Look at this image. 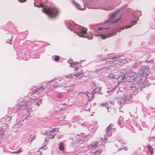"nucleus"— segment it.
<instances>
[{
    "instance_id": "1",
    "label": "nucleus",
    "mask_w": 155,
    "mask_h": 155,
    "mask_svg": "<svg viewBox=\"0 0 155 155\" xmlns=\"http://www.w3.org/2000/svg\"><path fill=\"white\" fill-rule=\"evenodd\" d=\"M35 6L38 7H43L42 11L46 14H48L51 18L55 17L58 13V11L56 8H47L45 7L44 4L42 3L40 4L38 6L37 5H35Z\"/></svg>"
},
{
    "instance_id": "2",
    "label": "nucleus",
    "mask_w": 155,
    "mask_h": 155,
    "mask_svg": "<svg viewBox=\"0 0 155 155\" xmlns=\"http://www.w3.org/2000/svg\"><path fill=\"white\" fill-rule=\"evenodd\" d=\"M69 28L71 31H74V28H77V30L78 28L79 29V31L77 33V34L80 37H83L84 34H85L87 32V29L86 28H83L79 25H77L76 26L74 27V28H73L71 26H69Z\"/></svg>"
},
{
    "instance_id": "3",
    "label": "nucleus",
    "mask_w": 155,
    "mask_h": 155,
    "mask_svg": "<svg viewBox=\"0 0 155 155\" xmlns=\"http://www.w3.org/2000/svg\"><path fill=\"white\" fill-rule=\"evenodd\" d=\"M113 124H110L107 127L106 130V134L107 136L109 137L112 135V132L114 131V129L112 128Z\"/></svg>"
},
{
    "instance_id": "4",
    "label": "nucleus",
    "mask_w": 155,
    "mask_h": 155,
    "mask_svg": "<svg viewBox=\"0 0 155 155\" xmlns=\"http://www.w3.org/2000/svg\"><path fill=\"white\" fill-rule=\"evenodd\" d=\"M72 60H68V63L70 64V66L74 68L75 69H77L78 66L80 67V64L79 63H77L76 62H72Z\"/></svg>"
},
{
    "instance_id": "5",
    "label": "nucleus",
    "mask_w": 155,
    "mask_h": 155,
    "mask_svg": "<svg viewBox=\"0 0 155 155\" xmlns=\"http://www.w3.org/2000/svg\"><path fill=\"white\" fill-rule=\"evenodd\" d=\"M132 97V94L130 93L127 94H124V96L123 97V100L124 101H128L130 98Z\"/></svg>"
},
{
    "instance_id": "6",
    "label": "nucleus",
    "mask_w": 155,
    "mask_h": 155,
    "mask_svg": "<svg viewBox=\"0 0 155 155\" xmlns=\"http://www.w3.org/2000/svg\"><path fill=\"white\" fill-rule=\"evenodd\" d=\"M109 104H110V106L109 105V103H107L106 102L105 103H102L100 104V106L101 107H106L107 109V111L108 112H109V108H110V107H111V104L110 102L109 103Z\"/></svg>"
},
{
    "instance_id": "7",
    "label": "nucleus",
    "mask_w": 155,
    "mask_h": 155,
    "mask_svg": "<svg viewBox=\"0 0 155 155\" xmlns=\"http://www.w3.org/2000/svg\"><path fill=\"white\" fill-rule=\"evenodd\" d=\"M48 137V139H53L54 137V136L55 135V132L53 130L49 131L47 133Z\"/></svg>"
},
{
    "instance_id": "8",
    "label": "nucleus",
    "mask_w": 155,
    "mask_h": 155,
    "mask_svg": "<svg viewBox=\"0 0 155 155\" xmlns=\"http://www.w3.org/2000/svg\"><path fill=\"white\" fill-rule=\"evenodd\" d=\"M94 92H93L91 94L87 93L86 95L88 98V101H90L94 98Z\"/></svg>"
},
{
    "instance_id": "9",
    "label": "nucleus",
    "mask_w": 155,
    "mask_h": 155,
    "mask_svg": "<svg viewBox=\"0 0 155 155\" xmlns=\"http://www.w3.org/2000/svg\"><path fill=\"white\" fill-rule=\"evenodd\" d=\"M57 81H55L57 83V84L58 85H60L61 84L64 83L65 82V79L64 78H60L59 79L58 78V80H57Z\"/></svg>"
},
{
    "instance_id": "10",
    "label": "nucleus",
    "mask_w": 155,
    "mask_h": 155,
    "mask_svg": "<svg viewBox=\"0 0 155 155\" xmlns=\"http://www.w3.org/2000/svg\"><path fill=\"white\" fill-rule=\"evenodd\" d=\"M116 34V32H114L112 33L107 35H102L101 36V38L103 39H104L107 38H109L110 37L112 36L113 35H115Z\"/></svg>"
},
{
    "instance_id": "11",
    "label": "nucleus",
    "mask_w": 155,
    "mask_h": 155,
    "mask_svg": "<svg viewBox=\"0 0 155 155\" xmlns=\"http://www.w3.org/2000/svg\"><path fill=\"white\" fill-rule=\"evenodd\" d=\"M120 77L121 78V79L119 81H118V84H119L124 81L125 80L126 77L124 75H123L122 76H119L117 78V79H118L119 78H120Z\"/></svg>"
},
{
    "instance_id": "12",
    "label": "nucleus",
    "mask_w": 155,
    "mask_h": 155,
    "mask_svg": "<svg viewBox=\"0 0 155 155\" xmlns=\"http://www.w3.org/2000/svg\"><path fill=\"white\" fill-rule=\"evenodd\" d=\"M73 3L75 6L76 7V8L78 10H84V8H81L80 5L78 4H77L76 3L74 2H73Z\"/></svg>"
},
{
    "instance_id": "13",
    "label": "nucleus",
    "mask_w": 155,
    "mask_h": 155,
    "mask_svg": "<svg viewBox=\"0 0 155 155\" xmlns=\"http://www.w3.org/2000/svg\"><path fill=\"white\" fill-rule=\"evenodd\" d=\"M136 21H133L131 22V24H132V25H128L126 26L125 28H120L119 29H122L123 30L124 28L126 29H127L128 28H130L131 26L134 25L136 24Z\"/></svg>"
},
{
    "instance_id": "14",
    "label": "nucleus",
    "mask_w": 155,
    "mask_h": 155,
    "mask_svg": "<svg viewBox=\"0 0 155 155\" xmlns=\"http://www.w3.org/2000/svg\"><path fill=\"white\" fill-rule=\"evenodd\" d=\"M67 91L68 92H70L74 90V86L71 85L68 87V89H66Z\"/></svg>"
},
{
    "instance_id": "15",
    "label": "nucleus",
    "mask_w": 155,
    "mask_h": 155,
    "mask_svg": "<svg viewBox=\"0 0 155 155\" xmlns=\"http://www.w3.org/2000/svg\"><path fill=\"white\" fill-rule=\"evenodd\" d=\"M147 148L149 151L150 154H152L153 153V149L152 147L150 145H148L147 146Z\"/></svg>"
},
{
    "instance_id": "16",
    "label": "nucleus",
    "mask_w": 155,
    "mask_h": 155,
    "mask_svg": "<svg viewBox=\"0 0 155 155\" xmlns=\"http://www.w3.org/2000/svg\"><path fill=\"white\" fill-rule=\"evenodd\" d=\"M28 105L26 104L21 105L20 106V107L21 109L24 110H26V109L28 108Z\"/></svg>"
},
{
    "instance_id": "17",
    "label": "nucleus",
    "mask_w": 155,
    "mask_h": 155,
    "mask_svg": "<svg viewBox=\"0 0 155 155\" xmlns=\"http://www.w3.org/2000/svg\"><path fill=\"white\" fill-rule=\"evenodd\" d=\"M101 90V87H96L94 90L93 92H95V93L100 92Z\"/></svg>"
},
{
    "instance_id": "18",
    "label": "nucleus",
    "mask_w": 155,
    "mask_h": 155,
    "mask_svg": "<svg viewBox=\"0 0 155 155\" xmlns=\"http://www.w3.org/2000/svg\"><path fill=\"white\" fill-rule=\"evenodd\" d=\"M122 18V15H121L118 19L115 20L114 21L111 22L112 23H115L120 21Z\"/></svg>"
},
{
    "instance_id": "19",
    "label": "nucleus",
    "mask_w": 155,
    "mask_h": 155,
    "mask_svg": "<svg viewBox=\"0 0 155 155\" xmlns=\"http://www.w3.org/2000/svg\"><path fill=\"white\" fill-rule=\"evenodd\" d=\"M59 148L61 151L64 150V147L63 143L60 144L59 146Z\"/></svg>"
},
{
    "instance_id": "20",
    "label": "nucleus",
    "mask_w": 155,
    "mask_h": 155,
    "mask_svg": "<svg viewBox=\"0 0 155 155\" xmlns=\"http://www.w3.org/2000/svg\"><path fill=\"white\" fill-rule=\"evenodd\" d=\"M128 76H129L130 77H131L132 76H133L134 74V73L133 72L130 71V73H127L126 74Z\"/></svg>"
},
{
    "instance_id": "21",
    "label": "nucleus",
    "mask_w": 155,
    "mask_h": 155,
    "mask_svg": "<svg viewBox=\"0 0 155 155\" xmlns=\"http://www.w3.org/2000/svg\"><path fill=\"white\" fill-rule=\"evenodd\" d=\"M79 71L78 73H76L74 74V76H75V77H78L80 75H81L82 73V71L81 70H80Z\"/></svg>"
},
{
    "instance_id": "22",
    "label": "nucleus",
    "mask_w": 155,
    "mask_h": 155,
    "mask_svg": "<svg viewBox=\"0 0 155 155\" xmlns=\"http://www.w3.org/2000/svg\"><path fill=\"white\" fill-rule=\"evenodd\" d=\"M119 12V10H117L115 11L113 14L112 15V17L113 18L114 17L116 16L118 14V12Z\"/></svg>"
},
{
    "instance_id": "23",
    "label": "nucleus",
    "mask_w": 155,
    "mask_h": 155,
    "mask_svg": "<svg viewBox=\"0 0 155 155\" xmlns=\"http://www.w3.org/2000/svg\"><path fill=\"white\" fill-rule=\"evenodd\" d=\"M63 95L62 93H59L57 94V97L59 98H61L63 97Z\"/></svg>"
},
{
    "instance_id": "24",
    "label": "nucleus",
    "mask_w": 155,
    "mask_h": 155,
    "mask_svg": "<svg viewBox=\"0 0 155 155\" xmlns=\"http://www.w3.org/2000/svg\"><path fill=\"white\" fill-rule=\"evenodd\" d=\"M22 149L21 148H19L18 151H16L13 152V153H21V152H22Z\"/></svg>"
},
{
    "instance_id": "25",
    "label": "nucleus",
    "mask_w": 155,
    "mask_h": 155,
    "mask_svg": "<svg viewBox=\"0 0 155 155\" xmlns=\"http://www.w3.org/2000/svg\"><path fill=\"white\" fill-rule=\"evenodd\" d=\"M28 113L30 112L32 110V109L29 107V105H28V108L26 109L25 110Z\"/></svg>"
},
{
    "instance_id": "26",
    "label": "nucleus",
    "mask_w": 155,
    "mask_h": 155,
    "mask_svg": "<svg viewBox=\"0 0 155 155\" xmlns=\"http://www.w3.org/2000/svg\"><path fill=\"white\" fill-rule=\"evenodd\" d=\"M90 107V106L88 105H86V107L84 108V110L86 111L89 110Z\"/></svg>"
},
{
    "instance_id": "27",
    "label": "nucleus",
    "mask_w": 155,
    "mask_h": 155,
    "mask_svg": "<svg viewBox=\"0 0 155 155\" xmlns=\"http://www.w3.org/2000/svg\"><path fill=\"white\" fill-rule=\"evenodd\" d=\"M54 59L56 61H58L59 60V57L58 56H56L54 57Z\"/></svg>"
},
{
    "instance_id": "28",
    "label": "nucleus",
    "mask_w": 155,
    "mask_h": 155,
    "mask_svg": "<svg viewBox=\"0 0 155 155\" xmlns=\"http://www.w3.org/2000/svg\"><path fill=\"white\" fill-rule=\"evenodd\" d=\"M117 86H116L115 87L113 88L110 91H107V93H109V92H110V91H115V89H116V88Z\"/></svg>"
},
{
    "instance_id": "29",
    "label": "nucleus",
    "mask_w": 155,
    "mask_h": 155,
    "mask_svg": "<svg viewBox=\"0 0 155 155\" xmlns=\"http://www.w3.org/2000/svg\"><path fill=\"white\" fill-rule=\"evenodd\" d=\"M38 90H39L38 89L37 90H36L34 91H32V92H33L32 94H35V93H37L38 91Z\"/></svg>"
},
{
    "instance_id": "30",
    "label": "nucleus",
    "mask_w": 155,
    "mask_h": 155,
    "mask_svg": "<svg viewBox=\"0 0 155 155\" xmlns=\"http://www.w3.org/2000/svg\"><path fill=\"white\" fill-rule=\"evenodd\" d=\"M35 136H33L32 138V140H31V141H32L34 139H35Z\"/></svg>"
},
{
    "instance_id": "31",
    "label": "nucleus",
    "mask_w": 155,
    "mask_h": 155,
    "mask_svg": "<svg viewBox=\"0 0 155 155\" xmlns=\"http://www.w3.org/2000/svg\"><path fill=\"white\" fill-rule=\"evenodd\" d=\"M110 77H111L112 78H114V75L113 74H110V76H109Z\"/></svg>"
},
{
    "instance_id": "32",
    "label": "nucleus",
    "mask_w": 155,
    "mask_h": 155,
    "mask_svg": "<svg viewBox=\"0 0 155 155\" xmlns=\"http://www.w3.org/2000/svg\"><path fill=\"white\" fill-rule=\"evenodd\" d=\"M18 1L19 2H25V0H23L22 1H21V0H18Z\"/></svg>"
},
{
    "instance_id": "33",
    "label": "nucleus",
    "mask_w": 155,
    "mask_h": 155,
    "mask_svg": "<svg viewBox=\"0 0 155 155\" xmlns=\"http://www.w3.org/2000/svg\"><path fill=\"white\" fill-rule=\"evenodd\" d=\"M103 29V28L101 27H100L98 28V30H101Z\"/></svg>"
},
{
    "instance_id": "34",
    "label": "nucleus",
    "mask_w": 155,
    "mask_h": 155,
    "mask_svg": "<svg viewBox=\"0 0 155 155\" xmlns=\"http://www.w3.org/2000/svg\"><path fill=\"white\" fill-rule=\"evenodd\" d=\"M123 149L125 150H127V148L126 147H123Z\"/></svg>"
},
{
    "instance_id": "35",
    "label": "nucleus",
    "mask_w": 155,
    "mask_h": 155,
    "mask_svg": "<svg viewBox=\"0 0 155 155\" xmlns=\"http://www.w3.org/2000/svg\"><path fill=\"white\" fill-rule=\"evenodd\" d=\"M35 100V99H31V102H34Z\"/></svg>"
},
{
    "instance_id": "36",
    "label": "nucleus",
    "mask_w": 155,
    "mask_h": 155,
    "mask_svg": "<svg viewBox=\"0 0 155 155\" xmlns=\"http://www.w3.org/2000/svg\"><path fill=\"white\" fill-rule=\"evenodd\" d=\"M117 58V57H115L114 58H112L111 59L113 60Z\"/></svg>"
},
{
    "instance_id": "37",
    "label": "nucleus",
    "mask_w": 155,
    "mask_h": 155,
    "mask_svg": "<svg viewBox=\"0 0 155 155\" xmlns=\"http://www.w3.org/2000/svg\"><path fill=\"white\" fill-rule=\"evenodd\" d=\"M110 10V8H108V9H107V10Z\"/></svg>"
},
{
    "instance_id": "38",
    "label": "nucleus",
    "mask_w": 155,
    "mask_h": 155,
    "mask_svg": "<svg viewBox=\"0 0 155 155\" xmlns=\"http://www.w3.org/2000/svg\"><path fill=\"white\" fill-rule=\"evenodd\" d=\"M101 151H102V150H100V153H101Z\"/></svg>"
},
{
    "instance_id": "39",
    "label": "nucleus",
    "mask_w": 155,
    "mask_h": 155,
    "mask_svg": "<svg viewBox=\"0 0 155 155\" xmlns=\"http://www.w3.org/2000/svg\"><path fill=\"white\" fill-rule=\"evenodd\" d=\"M11 43H12V41H10V43H10V44Z\"/></svg>"
},
{
    "instance_id": "40",
    "label": "nucleus",
    "mask_w": 155,
    "mask_h": 155,
    "mask_svg": "<svg viewBox=\"0 0 155 155\" xmlns=\"http://www.w3.org/2000/svg\"><path fill=\"white\" fill-rule=\"evenodd\" d=\"M45 142H47V140H45Z\"/></svg>"
},
{
    "instance_id": "41",
    "label": "nucleus",
    "mask_w": 155,
    "mask_h": 155,
    "mask_svg": "<svg viewBox=\"0 0 155 155\" xmlns=\"http://www.w3.org/2000/svg\"><path fill=\"white\" fill-rule=\"evenodd\" d=\"M109 28H105V29H108Z\"/></svg>"
},
{
    "instance_id": "42",
    "label": "nucleus",
    "mask_w": 155,
    "mask_h": 155,
    "mask_svg": "<svg viewBox=\"0 0 155 155\" xmlns=\"http://www.w3.org/2000/svg\"><path fill=\"white\" fill-rule=\"evenodd\" d=\"M71 78H73L72 77V76H71Z\"/></svg>"
},
{
    "instance_id": "43",
    "label": "nucleus",
    "mask_w": 155,
    "mask_h": 155,
    "mask_svg": "<svg viewBox=\"0 0 155 155\" xmlns=\"http://www.w3.org/2000/svg\"><path fill=\"white\" fill-rule=\"evenodd\" d=\"M118 31V32H120V31Z\"/></svg>"
}]
</instances>
